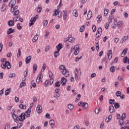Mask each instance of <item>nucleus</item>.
<instances>
[{"mask_svg": "<svg viewBox=\"0 0 129 129\" xmlns=\"http://www.w3.org/2000/svg\"><path fill=\"white\" fill-rule=\"evenodd\" d=\"M6 61H7V59L5 58L1 59V62H2L3 63L1 64V67L3 69H6V68H7V69H11V68H12L11 62Z\"/></svg>", "mask_w": 129, "mask_h": 129, "instance_id": "1", "label": "nucleus"}, {"mask_svg": "<svg viewBox=\"0 0 129 129\" xmlns=\"http://www.w3.org/2000/svg\"><path fill=\"white\" fill-rule=\"evenodd\" d=\"M59 69H60V70H62L61 73L63 75H64L66 77H69V71L66 70V68L65 66H64V65H60L59 66Z\"/></svg>", "mask_w": 129, "mask_h": 129, "instance_id": "2", "label": "nucleus"}, {"mask_svg": "<svg viewBox=\"0 0 129 129\" xmlns=\"http://www.w3.org/2000/svg\"><path fill=\"white\" fill-rule=\"evenodd\" d=\"M74 50H75L74 54L77 55H78L79 53V45H75L74 47H72L71 49V53L73 52Z\"/></svg>", "mask_w": 129, "mask_h": 129, "instance_id": "3", "label": "nucleus"}, {"mask_svg": "<svg viewBox=\"0 0 129 129\" xmlns=\"http://www.w3.org/2000/svg\"><path fill=\"white\" fill-rule=\"evenodd\" d=\"M37 18H38V15H36L35 17L32 18L29 22V26L30 27H32L33 26L34 24L37 21Z\"/></svg>", "mask_w": 129, "mask_h": 129, "instance_id": "4", "label": "nucleus"}, {"mask_svg": "<svg viewBox=\"0 0 129 129\" xmlns=\"http://www.w3.org/2000/svg\"><path fill=\"white\" fill-rule=\"evenodd\" d=\"M78 76H81V73L79 75V71H78V69H76L75 70V79L76 80H78Z\"/></svg>", "mask_w": 129, "mask_h": 129, "instance_id": "5", "label": "nucleus"}, {"mask_svg": "<svg viewBox=\"0 0 129 129\" xmlns=\"http://www.w3.org/2000/svg\"><path fill=\"white\" fill-rule=\"evenodd\" d=\"M102 33V29H101V27H99L97 30V31L96 34V38H99V37L101 36Z\"/></svg>", "mask_w": 129, "mask_h": 129, "instance_id": "6", "label": "nucleus"}, {"mask_svg": "<svg viewBox=\"0 0 129 129\" xmlns=\"http://www.w3.org/2000/svg\"><path fill=\"white\" fill-rule=\"evenodd\" d=\"M42 79H43V74L40 73L38 74V76L36 79L37 83H40V81H42Z\"/></svg>", "mask_w": 129, "mask_h": 129, "instance_id": "7", "label": "nucleus"}, {"mask_svg": "<svg viewBox=\"0 0 129 129\" xmlns=\"http://www.w3.org/2000/svg\"><path fill=\"white\" fill-rule=\"evenodd\" d=\"M31 111L32 110L31 109V108H28V110L25 112V113H24L25 116H26V117H30Z\"/></svg>", "mask_w": 129, "mask_h": 129, "instance_id": "8", "label": "nucleus"}, {"mask_svg": "<svg viewBox=\"0 0 129 129\" xmlns=\"http://www.w3.org/2000/svg\"><path fill=\"white\" fill-rule=\"evenodd\" d=\"M16 3H17V0H11L9 3V7L11 8H13L16 6Z\"/></svg>", "mask_w": 129, "mask_h": 129, "instance_id": "9", "label": "nucleus"}, {"mask_svg": "<svg viewBox=\"0 0 129 129\" xmlns=\"http://www.w3.org/2000/svg\"><path fill=\"white\" fill-rule=\"evenodd\" d=\"M107 55L109 60H111V58H112V50H109L107 52Z\"/></svg>", "mask_w": 129, "mask_h": 129, "instance_id": "10", "label": "nucleus"}, {"mask_svg": "<svg viewBox=\"0 0 129 129\" xmlns=\"http://www.w3.org/2000/svg\"><path fill=\"white\" fill-rule=\"evenodd\" d=\"M91 18H92V12L90 10L88 12L87 20H90Z\"/></svg>", "mask_w": 129, "mask_h": 129, "instance_id": "11", "label": "nucleus"}, {"mask_svg": "<svg viewBox=\"0 0 129 129\" xmlns=\"http://www.w3.org/2000/svg\"><path fill=\"white\" fill-rule=\"evenodd\" d=\"M25 114L24 113H22L19 116V120L20 121H23L24 119H25Z\"/></svg>", "mask_w": 129, "mask_h": 129, "instance_id": "12", "label": "nucleus"}, {"mask_svg": "<svg viewBox=\"0 0 129 129\" xmlns=\"http://www.w3.org/2000/svg\"><path fill=\"white\" fill-rule=\"evenodd\" d=\"M36 111L37 113H41L42 112V107L41 105H38L36 108Z\"/></svg>", "mask_w": 129, "mask_h": 129, "instance_id": "13", "label": "nucleus"}, {"mask_svg": "<svg viewBox=\"0 0 129 129\" xmlns=\"http://www.w3.org/2000/svg\"><path fill=\"white\" fill-rule=\"evenodd\" d=\"M60 82H61L62 85H63V86L66 85V82H67V80H66V79H65V78L62 77L61 79Z\"/></svg>", "mask_w": 129, "mask_h": 129, "instance_id": "14", "label": "nucleus"}, {"mask_svg": "<svg viewBox=\"0 0 129 129\" xmlns=\"http://www.w3.org/2000/svg\"><path fill=\"white\" fill-rule=\"evenodd\" d=\"M31 60H32L31 56H29L28 57H27L25 59L26 64H29Z\"/></svg>", "mask_w": 129, "mask_h": 129, "instance_id": "15", "label": "nucleus"}, {"mask_svg": "<svg viewBox=\"0 0 129 129\" xmlns=\"http://www.w3.org/2000/svg\"><path fill=\"white\" fill-rule=\"evenodd\" d=\"M54 13H53V17H56L57 15H59V13H60V10H58V9H55L54 10Z\"/></svg>", "mask_w": 129, "mask_h": 129, "instance_id": "16", "label": "nucleus"}, {"mask_svg": "<svg viewBox=\"0 0 129 129\" xmlns=\"http://www.w3.org/2000/svg\"><path fill=\"white\" fill-rule=\"evenodd\" d=\"M127 38H128L127 36H124L120 41V44L124 43V42L127 40Z\"/></svg>", "mask_w": 129, "mask_h": 129, "instance_id": "17", "label": "nucleus"}, {"mask_svg": "<svg viewBox=\"0 0 129 129\" xmlns=\"http://www.w3.org/2000/svg\"><path fill=\"white\" fill-rule=\"evenodd\" d=\"M12 117L13 119H14V121L15 122H19V120H18V115H16V114L12 115Z\"/></svg>", "mask_w": 129, "mask_h": 129, "instance_id": "18", "label": "nucleus"}, {"mask_svg": "<svg viewBox=\"0 0 129 129\" xmlns=\"http://www.w3.org/2000/svg\"><path fill=\"white\" fill-rule=\"evenodd\" d=\"M20 18H21V16H20V15H17V16H15L13 18L14 22H19V20H20Z\"/></svg>", "mask_w": 129, "mask_h": 129, "instance_id": "19", "label": "nucleus"}, {"mask_svg": "<svg viewBox=\"0 0 129 129\" xmlns=\"http://www.w3.org/2000/svg\"><path fill=\"white\" fill-rule=\"evenodd\" d=\"M100 111H101V108L99 107H98L95 109V113L96 114H98V113H100Z\"/></svg>", "mask_w": 129, "mask_h": 129, "instance_id": "20", "label": "nucleus"}, {"mask_svg": "<svg viewBox=\"0 0 129 129\" xmlns=\"http://www.w3.org/2000/svg\"><path fill=\"white\" fill-rule=\"evenodd\" d=\"M63 48V45L62 43H59L58 45L56 46V49L57 51H60V49Z\"/></svg>", "mask_w": 129, "mask_h": 129, "instance_id": "21", "label": "nucleus"}, {"mask_svg": "<svg viewBox=\"0 0 129 129\" xmlns=\"http://www.w3.org/2000/svg\"><path fill=\"white\" fill-rule=\"evenodd\" d=\"M12 33H15V29H12V28H10L8 31H7V34L8 35H11Z\"/></svg>", "mask_w": 129, "mask_h": 129, "instance_id": "22", "label": "nucleus"}, {"mask_svg": "<svg viewBox=\"0 0 129 129\" xmlns=\"http://www.w3.org/2000/svg\"><path fill=\"white\" fill-rule=\"evenodd\" d=\"M6 9L7 5L6 4L3 5L1 9V12H5V11H6Z\"/></svg>", "mask_w": 129, "mask_h": 129, "instance_id": "23", "label": "nucleus"}, {"mask_svg": "<svg viewBox=\"0 0 129 129\" xmlns=\"http://www.w3.org/2000/svg\"><path fill=\"white\" fill-rule=\"evenodd\" d=\"M109 111L110 113H112L114 111V107L111 106L109 107Z\"/></svg>", "mask_w": 129, "mask_h": 129, "instance_id": "24", "label": "nucleus"}, {"mask_svg": "<svg viewBox=\"0 0 129 129\" xmlns=\"http://www.w3.org/2000/svg\"><path fill=\"white\" fill-rule=\"evenodd\" d=\"M49 124L51 126V127H54L55 126V121L54 120H50L49 121Z\"/></svg>", "mask_w": 129, "mask_h": 129, "instance_id": "25", "label": "nucleus"}, {"mask_svg": "<svg viewBox=\"0 0 129 129\" xmlns=\"http://www.w3.org/2000/svg\"><path fill=\"white\" fill-rule=\"evenodd\" d=\"M117 26L118 28H121L122 26H123V23L121 21H119L118 23H117Z\"/></svg>", "mask_w": 129, "mask_h": 129, "instance_id": "26", "label": "nucleus"}, {"mask_svg": "<svg viewBox=\"0 0 129 129\" xmlns=\"http://www.w3.org/2000/svg\"><path fill=\"white\" fill-rule=\"evenodd\" d=\"M8 25L9 26H15V21H14V20H10L8 22Z\"/></svg>", "mask_w": 129, "mask_h": 129, "instance_id": "27", "label": "nucleus"}, {"mask_svg": "<svg viewBox=\"0 0 129 129\" xmlns=\"http://www.w3.org/2000/svg\"><path fill=\"white\" fill-rule=\"evenodd\" d=\"M126 52H127V48L124 49L121 54V57H124L125 56V54H126Z\"/></svg>", "mask_w": 129, "mask_h": 129, "instance_id": "28", "label": "nucleus"}, {"mask_svg": "<svg viewBox=\"0 0 129 129\" xmlns=\"http://www.w3.org/2000/svg\"><path fill=\"white\" fill-rule=\"evenodd\" d=\"M63 20H66L67 18V16L68 15V14L67 13V11H63Z\"/></svg>", "mask_w": 129, "mask_h": 129, "instance_id": "29", "label": "nucleus"}, {"mask_svg": "<svg viewBox=\"0 0 129 129\" xmlns=\"http://www.w3.org/2000/svg\"><path fill=\"white\" fill-rule=\"evenodd\" d=\"M73 16H75L76 17V18H77V17H78V13L77 12V10H74L73 11Z\"/></svg>", "mask_w": 129, "mask_h": 129, "instance_id": "30", "label": "nucleus"}, {"mask_svg": "<svg viewBox=\"0 0 129 129\" xmlns=\"http://www.w3.org/2000/svg\"><path fill=\"white\" fill-rule=\"evenodd\" d=\"M38 67H37V64H34L33 66V73H36V71H37Z\"/></svg>", "mask_w": 129, "mask_h": 129, "instance_id": "31", "label": "nucleus"}, {"mask_svg": "<svg viewBox=\"0 0 129 129\" xmlns=\"http://www.w3.org/2000/svg\"><path fill=\"white\" fill-rule=\"evenodd\" d=\"M82 106H83V107L85 108L86 109H87V108H88V104L85 102L83 103Z\"/></svg>", "mask_w": 129, "mask_h": 129, "instance_id": "32", "label": "nucleus"}, {"mask_svg": "<svg viewBox=\"0 0 129 129\" xmlns=\"http://www.w3.org/2000/svg\"><path fill=\"white\" fill-rule=\"evenodd\" d=\"M38 38H39V36H38V35H36L35 36H34L32 40L33 42L34 43L36 42V41L38 40Z\"/></svg>", "mask_w": 129, "mask_h": 129, "instance_id": "33", "label": "nucleus"}, {"mask_svg": "<svg viewBox=\"0 0 129 129\" xmlns=\"http://www.w3.org/2000/svg\"><path fill=\"white\" fill-rule=\"evenodd\" d=\"M108 12H109V10L108 9H105L104 11V17H106L107 15H108Z\"/></svg>", "mask_w": 129, "mask_h": 129, "instance_id": "34", "label": "nucleus"}, {"mask_svg": "<svg viewBox=\"0 0 129 129\" xmlns=\"http://www.w3.org/2000/svg\"><path fill=\"white\" fill-rule=\"evenodd\" d=\"M113 19V16L111 15L109 16V19L108 20L109 24H111L112 23V20Z\"/></svg>", "mask_w": 129, "mask_h": 129, "instance_id": "35", "label": "nucleus"}, {"mask_svg": "<svg viewBox=\"0 0 129 129\" xmlns=\"http://www.w3.org/2000/svg\"><path fill=\"white\" fill-rule=\"evenodd\" d=\"M68 41H69V42H70V43H73V42H74V41H75V38H73V37H70L68 39Z\"/></svg>", "mask_w": 129, "mask_h": 129, "instance_id": "36", "label": "nucleus"}, {"mask_svg": "<svg viewBox=\"0 0 129 129\" xmlns=\"http://www.w3.org/2000/svg\"><path fill=\"white\" fill-rule=\"evenodd\" d=\"M60 85H61V83L59 81H57L55 83L54 87H60Z\"/></svg>", "mask_w": 129, "mask_h": 129, "instance_id": "37", "label": "nucleus"}, {"mask_svg": "<svg viewBox=\"0 0 129 129\" xmlns=\"http://www.w3.org/2000/svg\"><path fill=\"white\" fill-rule=\"evenodd\" d=\"M20 14V11L16 10L14 13L13 16H20L19 14Z\"/></svg>", "mask_w": 129, "mask_h": 129, "instance_id": "38", "label": "nucleus"}, {"mask_svg": "<svg viewBox=\"0 0 129 129\" xmlns=\"http://www.w3.org/2000/svg\"><path fill=\"white\" fill-rule=\"evenodd\" d=\"M20 108H21L22 109H26L27 108V106L24 104H20L19 105Z\"/></svg>", "mask_w": 129, "mask_h": 129, "instance_id": "39", "label": "nucleus"}, {"mask_svg": "<svg viewBox=\"0 0 129 129\" xmlns=\"http://www.w3.org/2000/svg\"><path fill=\"white\" fill-rule=\"evenodd\" d=\"M48 20H44L43 22V27H47V26H48Z\"/></svg>", "mask_w": 129, "mask_h": 129, "instance_id": "40", "label": "nucleus"}, {"mask_svg": "<svg viewBox=\"0 0 129 129\" xmlns=\"http://www.w3.org/2000/svg\"><path fill=\"white\" fill-rule=\"evenodd\" d=\"M10 92H11V88L8 89L5 91V95L8 96L10 94Z\"/></svg>", "mask_w": 129, "mask_h": 129, "instance_id": "41", "label": "nucleus"}, {"mask_svg": "<svg viewBox=\"0 0 129 129\" xmlns=\"http://www.w3.org/2000/svg\"><path fill=\"white\" fill-rule=\"evenodd\" d=\"M102 20V17H101V16H100V15H99L97 17V21L98 22H101V21Z\"/></svg>", "mask_w": 129, "mask_h": 129, "instance_id": "42", "label": "nucleus"}, {"mask_svg": "<svg viewBox=\"0 0 129 129\" xmlns=\"http://www.w3.org/2000/svg\"><path fill=\"white\" fill-rule=\"evenodd\" d=\"M60 51H55L54 53V56L55 58H57V57H58V56L59 55V52Z\"/></svg>", "mask_w": 129, "mask_h": 129, "instance_id": "43", "label": "nucleus"}, {"mask_svg": "<svg viewBox=\"0 0 129 129\" xmlns=\"http://www.w3.org/2000/svg\"><path fill=\"white\" fill-rule=\"evenodd\" d=\"M25 85H26V83L24 82H22L20 84V88H23V87L25 86Z\"/></svg>", "mask_w": 129, "mask_h": 129, "instance_id": "44", "label": "nucleus"}, {"mask_svg": "<svg viewBox=\"0 0 129 129\" xmlns=\"http://www.w3.org/2000/svg\"><path fill=\"white\" fill-rule=\"evenodd\" d=\"M117 25H116V23L114 22L112 25H111V27L112 29H115L116 28Z\"/></svg>", "mask_w": 129, "mask_h": 129, "instance_id": "45", "label": "nucleus"}, {"mask_svg": "<svg viewBox=\"0 0 129 129\" xmlns=\"http://www.w3.org/2000/svg\"><path fill=\"white\" fill-rule=\"evenodd\" d=\"M114 106L115 108H119L120 105H119V104L118 103H116V102L114 104Z\"/></svg>", "mask_w": 129, "mask_h": 129, "instance_id": "46", "label": "nucleus"}, {"mask_svg": "<svg viewBox=\"0 0 129 129\" xmlns=\"http://www.w3.org/2000/svg\"><path fill=\"white\" fill-rule=\"evenodd\" d=\"M45 69H46V64L43 63L42 69H41V72H44V71H45Z\"/></svg>", "mask_w": 129, "mask_h": 129, "instance_id": "47", "label": "nucleus"}, {"mask_svg": "<svg viewBox=\"0 0 129 129\" xmlns=\"http://www.w3.org/2000/svg\"><path fill=\"white\" fill-rule=\"evenodd\" d=\"M68 107L69 109H70V110H72V109H73L74 106H73V105L70 104L68 105Z\"/></svg>", "mask_w": 129, "mask_h": 129, "instance_id": "48", "label": "nucleus"}, {"mask_svg": "<svg viewBox=\"0 0 129 129\" xmlns=\"http://www.w3.org/2000/svg\"><path fill=\"white\" fill-rule=\"evenodd\" d=\"M115 71V69L114 68V66H112L110 68V71H111V72H114Z\"/></svg>", "mask_w": 129, "mask_h": 129, "instance_id": "49", "label": "nucleus"}, {"mask_svg": "<svg viewBox=\"0 0 129 129\" xmlns=\"http://www.w3.org/2000/svg\"><path fill=\"white\" fill-rule=\"evenodd\" d=\"M42 7H38L37 9V13H41V12H42Z\"/></svg>", "mask_w": 129, "mask_h": 129, "instance_id": "50", "label": "nucleus"}, {"mask_svg": "<svg viewBox=\"0 0 129 129\" xmlns=\"http://www.w3.org/2000/svg\"><path fill=\"white\" fill-rule=\"evenodd\" d=\"M116 96H117L118 97L120 96V95H121V92L118 91L116 92Z\"/></svg>", "mask_w": 129, "mask_h": 129, "instance_id": "51", "label": "nucleus"}, {"mask_svg": "<svg viewBox=\"0 0 129 129\" xmlns=\"http://www.w3.org/2000/svg\"><path fill=\"white\" fill-rule=\"evenodd\" d=\"M85 29V25H83L82 27H81L80 29V32H83V30Z\"/></svg>", "mask_w": 129, "mask_h": 129, "instance_id": "52", "label": "nucleus"}, {"mask_svg": "<svg viewBox=\"0 0 129 129\" xmlns=\"http://www.w3.org/2000/svg\"><path fill=\"white\" fill-rule=\"evenodd\" d=\"M17 56L18 58H20V56H21V49H18Z\"/></svg>", "mask_w": 129, "mask_h": 129, "instance_id": "53", "label": "nucleus"}, {"mask_svg": "<svg viewBox=\"0 0 129 129\" xmlns=\"http://www.w3.org/2000/svg\"><path fill=\"white\" fill-rule=\"evenodd\" d=\"M9 77H10V78H14L16 77V74H15L14 73L11 74L10 75H9Z\"/></svg>", "mask_w": 129, "mask_h": 129, "instance_id": "54", "label": "nucleus"}, {"mask_svg": "<svg viewBox=\"0 0 129 129\" xmlns=\"http://www.w3.org/2000/svg\"><path fill=\"white\" fill-rule=\"evenodd\" d=\"M54 97L55 98H58V97H60V94H59V93H56L54 94Z\"/></svg>", "mask_w": 129, "mask_h": 129, "instance_id": "55", "label": "nucleus"}, {"mask_svg": "<svg viewBox=\"0 0 129 129\" xmlns=\"http://www.w3.org/2000/svg\"><path fill=\"white\" fill-rule=\"evenodd\" d=\"M119 123L120 125H122L123 124V119H121L119 120Z\"/></svg>", "mask_w": 129, "mask_h": 129, "instance_id": "56", "label": "nucleus"}, {"mask_svg": "<svg viewBox=\"0 0 129 129\" xmlns=\"http://www.w3.org/2000/svg\"><path fill=\"white\" fill-rule=\"evenodd\" d=\"M125 116H126V115L125 114V113H124L122 114L121 116V119H125Z\"/></svg>", "mask_w": 129, "mask_h": 129, "instance_id": "57", "label": "nucleus"}, {"mask_svg": "<svg viewBox=\"0 0 129 129\" xmlns=\"http://www.w3.org/2000/svg\"><path fill=\"white\" fill-rule=\"evenodd\" d=\"M53 82H54V79L53 78H51L49 80V84L50 85H52Z\"/></svg>", "mask_w": 129, "mask_h": 129, "instance_id": "58", "label": "nucleus"}, {"mask_svg": "<svg viewBox=\"0 0 129 129\" xmlns=\"http://www.w3.org/2000/svg\"><path fill=\"white\" fill-rule=\"evenodd\" d=\"M17 29L18 30H22V27L21 26V24H20V23L17 24Z\"/></svg>", "mask_w": 129, "mask_h": 129, "instance_id": "59", "label": "nucleus"}, {"mask_svg": "<svg viewBox=\"0 0 129 129\" xmlns=\"http://www.w3.org/2000/svg\"><path fill=\"white\" fill-rule=\"evenodd\" d=\"M128 59V57H124L123 59V61L124 62V63H126V61H127Z\"/></svg>", "mask_w": 129, "mask_h": 129, "instance_id": "60", "label": "nucleus"}, {"mask_svg": "<svg viewBox=\"0 0 129 129\" xmlns=\"http://www.w3.org/2000/svg\"><path fill=\"white\" fill-rule=\"evenodd\" d=\"M109 103L110 104H114V100L110 99L109 100Z\"/></svg>", "mask_w": 129, "mask_h": 129, "instance_id": "61", "label": "nucleus"}, {"mask_svg": "<svg viewBox=\"0 0 129 129\" xmlns=\"http://www.w3.org/2000/svg\"><path fill=\"white\" fill-rule=\"evenodd\" d=\"M118 41H119V38H115L114 39V43H116H116H117V42H118Z\"/></svg>", "mask_w": 129, "mask_h": 129, "instance_id": "62", "label": "nucleus"}, {"mask_svg": "<svg viewBox=\"0 0 129 129\" xmlns=\"http://www.w3.org/2000/svg\"><path fill=\"white\" fill-rule=\"evenodd\" d=\"M92 30L93 32H96V26H95V25L93 26Z\"/></svg>", "mask_w": 129, "mask_h": 129, "instance_id": "63", "label": "nucleus"}, {"mask_svg": "<svg viewBox=\"0 0 129 129\" xmlns=\"http://www.w3.org/2000/svg\"><path fill=\"white\" fill-rule=\"evenodd\" d=\"M5 129H10V124H7L5 125Z\"/></svg>", "mask_w": 129, "mask_h": 129, "instance_id": "64", "label": "nucleus"}]
</instances>
